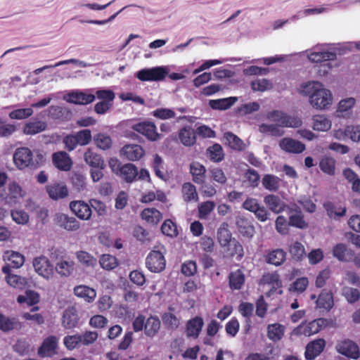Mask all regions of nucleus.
I'll use <instances>...</instances> for the list:
<instances>
[{"label": "nucleus", "mask_w": 360, "mask_h": 360, "mask_svg": "<svg viewBox=\"0 0 360 360\" xmlns=\"http://www.w3.org/2000/svg\"><path fill=\"white\" fill-rule=\"evenodd\" d=\"M11 216L13 221L19 225H26L30 221L29 214L21 209H14L11 211Z\"/></svg>", "instance_id": "nucleus-51"}, {"label": "nucleus", "mask_w": 360, "mask_h": 360, "mask_svg": "<svg viewBox=\"0 0 360 360\" xmlns=\"http://www.w3.org/2000/svg\"><path fill=\"white\" fill-rule=\"evenodd\" d=\"M308 60L313 63H321L318 69L320 76L327 75L333 68L340 66L335 50L328 44H318L305 51Z\"/></svg>", "instance_id": "nucleus-2"}, {"label": "nucleus", "mask_w": 360, "mask_h": 360, "mask_svg": "<svg viewBox=\"0 0 360 360\" xmlns=\"http://www.w3.org/2000/svg\"><path fill=\"white\" fill-rule=\"evenodd\" d=\"M264 202L269 209L274 213L278 214L283 212L285 207V203L277 195H268Z\"/></svg>", "instance_id": "nucleus-27"}, {"label": "nucleus", "mask_w": 360, "mask_h": 360, "mask_svg": "<svg viewBox=\"0 0 360 360\" xmlns=\"http://www.w3.org/2000/svg\"><path fill=\"white\" fill-rule=\"evenodd\" d=\"M285 332V327L280 323L269 324L267 327V337L272 341L280 340Z\"/></svg>", "instance_id": "nucleus-40"}, {"label": "nucleus", "mask_w": 360, "mask_h": 360, "mask_svg": "<svg viewBox=\"0 0 360 360\" xmlns=\"http://www.w3.org/2000/svg\"><path fill=\"white\" fill-rule=\"evenodd\" d=\"M179 139L185 146H191L196 141L195 131L191 127H186L179 132Z\"/></svg>", "instance_id": "nucleus-35"}, {"label": "nucleus", "mask_w": 360, "mask_h": 360, "mask_svg": "<svg viewBox=\"0 0 360 360\" xmlns=\"http://www.w3.org/2000/svg\"><path fill=\"white\" fill-rule=\"evenodd\" d=\"M236 101V97H229L221 99L210 100L209 102V105L212 109L224 110L230 108Z\"/></svg>", "instance_id": "nucleus-39"}, {"label": "nucleus", "mask_w": 360, "mask_h": 360, "mask_svg": "<svg viewBox=\"0 0 360 360\" xmlns=\"http://www.w3.org/2000/svg\"><path fill=\"white\" fill-rule=\"evenodd\" d=\"M328 324V321L326 319H317L307 324L300 325L293 330L295 335H304L305 336H310L311 335L319 333L322 329L325 328Z\"/></svg>", "instance_id": "nucleus-8"}, {"label": "nucleus", "mask_w": 360, "mask_h": 360, "mask_svg": "<svg viewBox=\"0 0 360 360\" xmlns=\"http://www.w3.org/2000/svg\"><path fill=\"white\" fill-rule=\"evenodd\" d=\"M32 265L35 272L43 278L49 281L53 278V265L46 256L40 255L34 258Z\"/></svg>", "instance_id": "nucleus-5"}, {"label": "nucleus", "mask_w": 360, "mask_h": 360, "mask_svg": "<svg viewBox=\"0 0 360 360\" xmlns=\"http://www.w3.org/2000/svg\"><path fill=\"white\" fill-rule=\"evenodd\" d=\"M215 207V204L212 201H206L202 202L198 206L199 217L200 219H206L212 212Z\"/></svg>", "instance_id": "nucleus-63"}, {"label": "nucleus", "mask_w": 360, "mask_h": 360, "mask_svg": "<svg viewBox=\"0 0 360 360\" xmlns=\"http://www.w3.org/2000/svg\"><path fill=\"white\" fill-rule=\"evenodd\" d=\"M333 255L339 261L346 262L352 255V252L345 244L338 243L333 248Z\"/></svg>", "instance_id": "nucleus-42"}, {"label": "nucleus", "mask_w": 360, "mask_h": 360, "mask_svg": "<svg viewBox=\"0 0 360 360\" xmlns=\"http://www.w3.org/2000/svg\"><path fill=\"white\" fill-rule=\"evenodd\" d=\"M17 300L20 304L26 303L28 306H32L39 302V295L34 291L27 290L25 292V295H19Z\"/></svg>", "instance_id": "nucleus-53"}, {"label": "nucleus", "mask_w": 360, "mask_h": 360, "mask_svg": "<svg viewBox=\"0 0 360 360\" xmlns=\"http://www.w3.org/2000/svg\"><path fill=\"white\" fill-rule=\"evenodd\" d=\"M245 283V276L240 269L233 271L229 275V285L231 289L239 290Z\"/></svg>", "instance_id": "nucleus-44"}, {"label": "nucleus", "mask_w": 360, "mask_h": 360, "mask_svg": "<svg viewBox=\"0 0 360 360\" xmlns=\"http://www.w3.org/2000/svg\"><path fill=\"white\" fill-rule=\"evenodd\" d=\"M316 308L322 311H329L333 307V298L330 292L326 290L319 295L316 300Z\"/></svg>", "instance_id": "nucleus-28"}, {"label": "nucleus", "mask_w": 360, "mask_h": 360, "mask_svg": "<svg viewBox=\"0 0 360 360\" xmlns=\"http://www.w3.org/2000/svg\"><path fill=\"white\" fill-rule=\"evenodd\" d=\"M145 155L143 148L139 144L131 143L124 145L120 150V157L129 161H138Z\"/></svg>", "instance_id": "nucleus-11"}, {"label": "nucleus", "mask_w": 360, "mask_h": 360, "mask_svg": "<svg viewBox=\"0 0 360 360\" xmlns=\"http://www.w3.org/2000/svg\"><path fill=\"white\" fill-rule=\"evenodd\" d=\"M326 347V341L323 339H316L309 342L305 350V357L307 360H313L318 356Z\"/></svg>", "instance_id": "nucleus-22"}, {"label": "nucleus", "mask_w": 360, "mask_h": 360, "mask_svg": "<svg viewBox=\"0 0 360 360\" xmlns=\"http://www.w3.org/2000/svg\"><path fill=\"white\" fill-rule=\"evenodd\" d=\"M162 321L165 326L172 329H176L180 325V319L170 312L162 316Z\"/></svg>", "instance_id": "nucleus-59"}, {"label": "nucleus", "mask_w": 360, "mask_h": 360, "mask_svg": "<svg viewBox=\"0 0 360 360\" xmlns=\"http://www.w3.org/2000/svg\"><path fill=\"white\" fill-rule=\"evenodd\" d=\"M286 257L285 252L282 249H276L270 252L266 256V262L275 266L282 264Z\"/></svg>", "instance_id": "nucleus-43"}, {"label": "nucleus", "mask_w": 360, "mask_h": 360, "mask_svg": "<svg viewBox=\"0 0 360 360\" xmlns=\"http://www.w3.org/2000/svg\"><path fill=\"white\" fill-rule=\"evenodd\" d=\"M33 154L27 147L18 148L13 154L15 165L20 169L27 167L32 162Z\"/></svg>", "instance_id": "nucleus-14"}, {"label": "nucleus", "mask_w": 360, "mask_h": 360, "mask_svg": "<svg viewBox=\"0 0 360 360\" xmlns=\"http://www.w3.org/2000/svg\"><path fill=\"white\" fill-rule=\"evenodd\" d=\"M53 221L58 226L68 231H76L80 228L79 222L75 217L66 214H56Z\"/></svg>", "instance_id": "nucleus-16"}, {"label": "nucleus", "mask_w": 360, "mask_h": 360, "mask_svg": "<svg viewBox=\"0 0 360 360\" xmlns=\"http://www.w3.org/2000/svg\"><path fill=\"white\" fill-rule=\"evenodd\" d=\"M299 93L307 97L309 105L316 110H328L334 102L332 91L319 82L309 81L302 83L299 88Z\"/></svg>", "instance_id": "nucleus-1"}, {"label": "nucleus", "mask_w": 360, "mask_h": 360, "mask_svg": "<svg viewBox=\"0 0 360 360\" xmlns=\"http://www.w3.org/2000/svg\"><path fill=\"white\" fill-rule=\"evenodd\" d=\"M356 103V99L353 97L341 99L337 105V116L342 118L349 117Z\"/></svg>", "instance_id": "nucleus-21"}, {"label": "nucleus", "mask_w": 360, "mask_h": 360, "mask_svg": "<svg viewBox=\"0 0 360 360\" xmlns=\"http://www.w3.org/2000/svg\"><path fill=\"white\" fill-rule=\"evenodd\" d=\"M319 167L323 173L333 176L335 173V160L333 158L324 156L320 160Z\"/></svg>", "instance_id": "nucleus-45"}, {"label": "nucleus", "mask_w": 360, "mask_h": 360, "mask_svg": "<svg viewBox=\"0 0 360 360\" xmlns=\"http://www.w3.org/2000/svg\"><path fill=\"white\" fill-rule=\"evenodd\" d=\"M335 349L340 354L352 359H358L360 357L359 345L350 339L339 340L335 345Z\"/></svg>", "instance_id": "nucleus-7"}, {"label": "nucleus", "mask_w": 360, "mask_h": 360, "mask_svg": "<svg viewBox=\"0 0 360 360\" xmlns=\"http://www.w3.org/2000/svg\"><path fill=\"white\" fill-rule=\"evenodd\" d=\"M161 230L163 234L175 237L177 235V229L175 224L169 219L165 220L161 226Z\"/></svg>", "instance_id": "nucleus-64"}, {"label": "nucleus", "mask_w": 360, "mask_h": 360, "mask_svg": "<svg viewBox=\"0 0 360 360\" xmlns=\"http://www.w3.org/2000/svg\"><path fill=\"white\" fill-rule=\"evenodd\" d=\"M209 158L215 162H220L224 158L222 147L219 144H214L207 150Z\"/></svg>", "instance_id": "nucleus-55"}, {"label": "nucleus", "mask_w": 360, "mask_h": 360, "mask_svg": "<svg viewBox=\"0 0 360 360\" xmlns=\"http://www.w3.org/2000/svg\"><path fill=\"white\" fill-rule=\"evenodd\" d=\"M210 179L219 184H224L227 181V178L224 171L218 167H212L209 169Z\"/></svg>", "instance_id": "nucleus-54"}, {"label": "nucleus", "mask_w": 360, "mask_h": 360, "mask_svg": "<svg viewBox=\"0 0 360 360\" xmlns=\"http://www.w3.org/2000/svg\"><path fill=\"white\" fill-rule=\"evenodd\" d=\"M94 143L96 146L101 150L109 149L112 144L111 137L104 133H99L94 136Z\"/></svg>", "instance_id": "nucleus-50"}, {"label": "nucleus", "mask_w": 360, "mask_h": 360, "mask_svg": "<svg viewBox=\"0 0 360 360\" xmlns=\"http://www.w3.org/2000/svg\"><path fill=\"white\" fill-rule=\"evenodd\" d=\"M251 89L254 91L264 92L273 87L272 83L267 79H256L251 82Z\"/></svg>", "instance_id": "nucleus-52"}, {"label": "nucleus", "mask_w": 360, "mask_h": 360, "mask_svg": "<svg viewBox=\"0 0 360 360\" xmlns=\"http://www.w3.org/2000/svg\"><path fill=\"white\" fill-rule=\"evenodd\" d=\"M224 139L233 149L241 150L245 148V144L243 141L231 132L224 133Z\"/></svg>", "instance_id": "nucleus-49"}, {"label": "nucleus", "mask_w": 360, "mask_h": 360, "mask_svg": "<svg viewBox=\"0 0 360 360\" xmlns=\"http://www.w3.org/2000/svg\"><path fill=\"white\" fill-rule=\"evenodd\" d=\"M332 120L325 114H316L311 117L312 129L318 132H327L332 128Z\"/></svg>", "instance_id": "nucleus-18"}, {"label": "nucleus", "mask_w": 360, "mask_h": 360, "mask_svg": "<svg viewBox=\"0 0 360 360\" xmlns=\"http://www.w3.org/2000/svg\"><path fill=\"white\" fill-rule=\"evenodd\" d=\"M309 281L305 277L297 278L290 286L289 290L297 293L304 292L308 286Z\"/></svg>", "instance_id": "nucleus-61"}, {"label": "nucleus", "mask_w": 360, "mask_h": 360, "mask_svg": "<svg viewBox=\"0 0 360 360\" xmlns=\"http://www.w3.org/2000/svg\"><path fill=\"white\" fill-rule=\"evenodd\" d=\"M119 174L127 183H131L138 176V168L131 163H127L120 167Z\"/></svg>", "instance_id": "nucleus-34"}, {"label": "nucleus", "mask_w": 360, "mask_h": 360, "mask_svg": "<svg viewBox=\"0 0 360 360\" xmlns=\"http://www.w3.org/2000/svg\"><path fill=\"white\" fill-rule=\"evenodd\" d=\"M46 129V123L43 121H31L26 122L22 128L25 135H35Z\"/></svg>", "instance_id": "nucleus-33"}, {"label": "nucleus", "mask_w": 360, "mask_h": 360, "mask_svg": "<svg viewBox=\"0 0 360 360\" xmlns=\"http://www.w3.org/2000/svg\"><path fill=\"white\" fill-rule=\"evenodd\" d=\"M78 323V316L77 309L75 307H68L66 309L63 315L62 325L67 329L75 328Z\"/></svg>", "instance_id": "nucleus-26"}, {"label": "nucleus", "mask_w": 360, "mask_h": 360, "mask_svg": "<svg viewBox=\"0 0 360 360\" xmlns=\"http://www.w3.org/2000/svg\"><path fill=\"white\" fill-rule=\"evenodd\" d=\"M289 225L300 229H306L309 224L304 219V215L296 203H291L288 206Z\"/></svg>", "instance_id": "nucleus-10"}, {"label": "nucleus", "mask_w": 360, "mask_h": 360, "mask_svg": "<svg viewBox=\"0 0 360 360\" xmlns=\"http://www.w3.org/2000/svg\"><path fill=\"white\" fill-rule=\"evenodd\" d=\"M58 340L56 336L51 335L45 338L38 349V354L41 357L52 356L56 354Z\"/></svg>", "instance_id": "nucleus-19"}, {"label": "nucleus", "mask_w": 360, "mask_h": 360, "mask_svg": "<svg viewBox=\"0 0 360 360\" xmlns=\"http://www.w3.org/2000/svg\"><path fill=\"white\" fill-rule=\"evenodd\" d=\"M8 196L11 199H18L25 195V191L16 182H11L8 184Z\"/></svg>", "instance_id": "nucleus-60"}, {"label": "nucleus", "mask_w": 360, "mask_h": 360, "mask_svg": "<svg viewBox=\"0 0 360 360\" xmlns=\"http://www.w3.org/2000/svg\"><path fill=\"white\" fill-rule=\"evenodd\" d=\"M4 259L8 262L2 268L4 273L11 272V268L18 269L22 266L25 262V258L22 255L13 250L5 252Z\"/></svg>", "instance_id": "nucleus-15"}, {"label": "nucleus", "mask_w": 360, "mask_h": 360, "mask_svg": "<svg viewBox=\"0 0 360 360\" xmlns=\"http://www.w3.org/2000/svg\"><path fill=\"white\" fill-rule=\"evenodd\" d=\"M101 266L107 271L112 270L119 265L118 259L113 255L104 254L99 259Z\"/></svg>", "instance_id": "nucleus-46"}, {"label": "nucleus", "mask_w": 360, "mask_h": 360, "mask_svg": "<svg viewBox=\"0 0 360 360\" xmlns=\"http://www.w3.org/2000/svg\"><path fill=\"white\" fill-rule=\"evenodd\" d=\"M190 172L195 184H204L206 169L202 165L198 162H192L190 165Z\"/></svg>", "instance_id": "nucleus-32"}, {"label": "nucleus", "mask_w": 360, "mask_h": 360, "mask_svg": "<svg viewBox=\"0 0 360 360\" xmlns=\"http://www.w3.org/2000/svg\"><path fill=\"white\" fill-rule=\"evenodd\" d=\"M146 264L149 271L158 273L165 269L166 261L160 251H152L148 255Z\"/></svg>", "instance_id": "nucleus-12"}, {"label": "nucleus", "mask_w": 360, "mask_h": 360, "mask_svg": "<svg viewBox=\"0 0 360 360\" xmlns=\"http://www.w3.org/2000/svg\"><path fill=\"white\" fill-rule=\"evenodd\" d=\"M160 328V321L157 316H150L146 321L145 334L148 337L155 336Z\"/></svg>", "instance_id": "nucleus-38"}, {"label": "nucleus", "mask_w": 360, "mask_h": 360, "mask_svg": "<svg viewBox=\"0 0 360 360\" xmlns=\"http://www.w3.org/2000/svg\"><path fill=\"white\" fill-rule=\"evenodd\" d=\"M198 270L196 262L193 260H186L181 267V272L186 276H194Z\"/></svg>", "instance_id": "nucleus-58"}, {"label": "nucleus", "mask_w": 360, "mask_h": 360, "mask_svg": "<svg viewBox=\"0 0 360 360\" xmlns=\"http://www.w3.org/2000/svg\"><path fill=\"white\" fill-rule=\"evenodd\" d=\"M84 160L86 164L91 166L92 168H104L105 162L101 156L91 149H88L84 153Z\"/></svg>", "instance_id": "nucleus-36"}, {"label": "nucleus", "mask_w": 360, "mask_h": 360, "mask_svg": "<svg viewBox=\"0 0 360 360\" xmlns=\"http://www.w3.org/2000/svg\"><path fill=\"white\" fill-rule=\"evenodd\" d=\"M280 148L290 153H300L305 150V145L292 138H283L279 141Z\"/></svg>", "instance_id": "nucleus-20"}, {"label": "nucleus", "mask_w": 360, "mask_h": 360, "mask_svg": "<svg viewBox=\"0 0 360 360\" xmlns=\"http://www.w3.org/2000/svg\"><path fill=\"white\" fill-rule=\"evenodd\" d=\"M204 322L201 317L196 316L191 319L186 325V335L188 337L197 338L202 330Z\"/></svg>", "instance_id": "nucleus-30"}, {"label": "nucleus", "mask_w": 360, "mask_h": 360, "mask_svg": "<svg viewBox=\"0 0 360 360\" xmlns=\"http://www.w3.org/2000/svg\"><path fill=\"white\" fill-rule=\"evenodd\" d=\"M266 117L269 121L278 124L281 129L283 127L298 128L303 123L301 118L288 115L285 112L278 110L268 112Z\"/></svg>", "instance_id": "nucleus-4"}, {"label": "nucleus", "mask_w": 360, "mask_h": 360, "mask_svg": "<svg viewBox=\"0 0 360 360\" xmlns=\"http://www.w3.org/2000/svg\"><path fill=\"white\" fill-rule=\"evenodd\" d=\"M53 165L59 169L68 171L72 167V160L64 151L54 153L52 156Z\"/></svg>", "instance_id": "nucleus-25"}, {"label": "nucleus", "mask_w": 360, "mask_h": 360, "mask_svg": "<svg viewBox=\"0 0 360 360\" xmlns=\"http://www.w3.org/2000/svg\"><path fill=\"white\" fill-rule=\"evenodd\" d=\"M217 240L224 252L227 255L243 257V246L236 239L232 238L231 232L224 225L217 231Z\"/></svg>", "instance_id": "nucleus-3"}, {"label": "nucleus", "mask_w": 360, "mask_h": 360, "mask_svg": "<svg viewBox=\"0 0 360 360\" xmlns=\"http://www.w3.org/2000/svg\"><path fill=\"white\" fill-rule=\"evenodd\" d=\"M70 209L72 213L82 220L91 219L92 210L90 205L83 200H75L70 203Z\"/></svg>", "instance_id": "nucleus-17"}, {"label": "nucleus", "mask_w": 360, "mask_h": 360, "mask_svg": "<svg viewBox=\"0 0 360 360\" xmlns=\"http://www.w3.org/2000/svg\"><path fill=\"white\" fill-rule=\"evenodd\" d=\"M131 127L136 131L143 135L150 141H155L161 138V135L158 133L155 124L152 122H142L134 123Z\"/></svg>", "instance_id": "nucleus-9"}, {"label": "nucleus", "mask_w": 360, "mask_h": 360, "mask_svg": "<svg viewBox=\"0 0 360 360\" xmlns=\"http://www.w3.org/2000/svg\"><path fill=\"white\" fill-rule=\"evenodd\" d=\"M63 344L68 350L79 347L82 345L80 335L75 334L65 336L63 339Z\"/></svg>", "instance_id": "nucleus-56"}, {"label": "nucleus", "mask_w": 360, "mask_h": 360, "mask_svg": "<svg viewBox=\"0 0 360 360\" xmlns=\"http://www.w3.org/2000/svg\"><path fill=\"white\" fill-rule=\"evenodd\" d=\"M33 114L32 108H18L10 112L8 116L12 120H24Z\"/></svg>", "instance_id": "nucleus-57"}, {"label": "nucleus", "mask_w": 360, "mask_h": 360, "mask_svg": "<svg viewBox=\"0 0 360 360\" xmlns=\"http://www.w3.org/2000/svg\"><path fill=\"white\" fill-rule=\"evenodd\" d=\"M141 216L150 225H157L162 218L161 212L155 208L144 209Z\"/></svg>", "instance_id": "nucleus-31"}, {"label": "nucleus", "mask_w": 360, "mask_h": 360, "mask_svg": "<svg viewBox=\"0 0 360 360\" xmlns=\"http://www.w3.org/2000/svg\"><path fill=\"white\" fill-rule=\"evenodd\" d=\"M262 186L268 191H276L280 187L281 179L272 174H266L262 180Z\"/></svg>", "instance_id": "nucleus-47"}, {"label": "nucleus", "mask_w": 360, "mask_h": 360, "mask_svg": "<svg viewBox=\"0 0 360 360\" xmlns=\"http://www.w3.org/2000/svg\"><path fill=\"white\" fill-rule=\"evenodd\" d=\"M75 257L77 261L85 267H95L97 264V259L90 253L79 250L75 252Z\"/></svg>", "instance_id": "nucleus-41"}, {"label": "nucleus", "mask_w": 360, "mask_h": 360, "mask_svg": "<svg viewBox=\"0 0 360 360\" xmlns=\"http://www.w3.org/2000/svg\"><path fill=\"white\" fill-rule=\"evenodd\" d=\"M259 131L262 134H267L275 136H281L284 134V130L279 127L278 124L274 123H263L259 126Z\"/></svg>", "instance_id": "nucleus-48"}, {"label": "nucleus", "mask_w": 360, "mask_h": 360, "mask_svg": "<svg viewBox=\"0 0 360 360\" xmlns=\"http://www.w3.org/2000/svg\"><path fill=\"white\" fill-rule=\"evenodd\" d=\"M181 194L183 200L186 202H197L199 198L195 186L189 182L182 185Z\"/></svg>", "instance_id": "nucleus-37"}, {"label": "nucleus", "mask_w": 360, "mask_h": 360, "mask_svg": "<svg viewBox=\"0 0 360 360\" xmlns=\"http://www.w3.org/2000/svg\"><path fill=\"white\" fill-rule=\"evenodd\" d=\"M75 263L72 260L61 259L56 264V271L60 277L68 278L75 271Z\"/></svg>", "instance_id": "nucleus-24"}, {"label": "nucleus", "mask_w": 360, "mask_h": 360, "mask_svg": "<svg viewBox=\"0 0 360 360\" xmlns=\"http://www.w3.org/2000/svg\"><path fill=\"white\" fill-rule=\"evenodd\" d=\"M169 73V69L165 66L144 68L136 73V77L141 81L163 80Z\"/></svg>", "instance_id": "nucleus-6"}, {"label": "nucleus", "mask_w": 360, "mask_h": 360, "mask_svg": "<svg viewBox=\"0 0 360 360\" xmlns=\"http://www.w3.org/2000/svg\"><path fill=\"white\" fill-rule=\"evenodd\" d=\"M289 252L290 255L297 259H301L305 255L303 245L297 241L291 243L289 247Z\"/></svg>", "instance_id": "nucleus-62"}, {"label": "nucleus", "mask_w": 360, "mask_h": 360, "mask_svg": "<svg viewBox=\"0 0 360 360\" xmlns=\"http://www.w3.org/2000/svg\"><path fill=\"white\" fill-rule=\"evenodd\" d=\"M46 191L49 197L54 200H60L68 195L67 186L63 183H53L46 186Z\"/></svg>", "instance_id": "nucleus-23"}, {"label": "nucleus", "mask_w": 360, "mask_h": 360, "mask_svg": "<svg viewBox=\"0 0 360 360\" xmlns=\"http://www.w3.org/2000/svg\"><path fill=\"white\" fill-rule=\"evenodd\" d=\"M74 294L89 303L92 302L96 297V290L84 285H79L75 287Z\"/></svg>", "instance_id": "nucleus-29"}, {"label": "nucleus", "mask_w": 360, "mask_h": 360, "mask_svg": "<svg viewBox=\"0 0 360 360\" xmlns=\"http://www.w3.org/2000/svg\"><path fill=\"white\" fill-rule=\"evenodd\" d=\"M63 99L77 105H87L95 100V96L79 90L72 91L64 96Z\"/></svg>", "instance_id": "nucleus-13"}]
</instances>
